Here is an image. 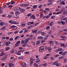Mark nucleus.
Listing matches in <instances>:
<instances>
[{
	"instance_id": "28",
	"label": "nucleus",
	"mask_w": 67,
	"mask_h": 67,
	"mask_svg": "<svg viewBox=\"0 0 67 67\" xmlns=\"http://www.w3.org/2000/svg\"><path fill=\"white\" fill-rule=\"evenodd\" d=\"M20 43H21V41H18L16 42V43H17L19 45H20Z\"/></svg>"
},
{
	"instance_id": "40",
	"label": "nucleus",
	"mask_w": 67,
	"mask_h": 67,
	"mask_svg": "<svg viewBox=\"0 0 67 67\" xmlns=\"http://www.w3.org/2000/svg\"><path fill=\"white\" fill-rule=\"evenodd\" d=\"M27 45V44H26V43H24V44H23L22 45V47H25Z\"/></svg>"
},
{
	"instance_id": "26",
	"label": "nucleus",
	"mask_w": 67,
	"mask_h": 67,
	"mask_svg": "<svg viewBox=\"0 0 67 67\" xmlns=\"http://www.w3.org/2000/svg\"><path fill=\"white\" fill-rule=\"evenodd\" d=\"M5 45H6V46H9V44L8 43V42H5Z\"/></svg>"
},
{
	"instance_id": "46",
	"label": "nucleus",
	"mask_w": 67,
	"mask_h": 67,
	"mask_svg": "<svg viewBox=\"0 0 67 67\" xmlns=\"http://www.w3.org/2000/svg\"><path fill=\"white\" fill-rule=\"evenodd\" d=\"M13 7V5H10L8 6V8H12Z\"/></svg>"
},
{
	"instance_id": "50",
	"label": "nucleus",
	"mask_w": 67,
	"mask_h": 67,
	"mask_svg": "<svg viewBox=\"0 0 67 67\" xmlns=\"http://www.w3.org/2000/svg\"><path fill=\"white\" fill-rule=\"evenodd\" d=\"M50 28V27L49 26H47L46 28V30H49V29Z\"/></svg>"
},
{
	"instance_id": "56",
	"label": "nucleus",
	"mask_w": 67,
	"mask_h": 67,
	"mask_svg": "<svg viewBox=\"0 0 67 67\" xmlns=\"http://www.w3.org/2000/svg\"><path fill=\"white\" fill-rule=\"evenodd\" d=\"M66 53H67V52L66 51H65L63 53V55H65Z\"/></svg>"
},
{
	"instance_id": "22",
	"label": "nucleus",
	"mask_w": 67,
	"mask_h": 67,
	"mask_svg": "<svg viewBox=\"0 0 67 67\" xmlns=\"http://www.w3.org/2000/svg\"><path fill=\"white\" fill-rule=\"evenodd\" d=\"M67 59H66V58L64 59L63 60L64 63H66V62H67Z\"/></svg>"
},
{
	"instance_id": "10",
	"label": "nucleus",
	"mask_w": 67,
	"mask_h": 67,
	"mask_svg": "<svg viewBox=\"0 0 67 67\" xmlns=\"http://www.w3.org/2000/svg\"><path fill=\"white\" fill-rule=\"evenodd\" d=\"M4 24H5V23L4 22H2L0 23V25L1 26H2L4 25Z\"/></svg>"
},
{
	"instance_id": "42",
	"label": "nucleus",
	"mask_w": 67,
	"mask_h": 67,
	"mask_svg": "<svg viewBox=\"0 0 67 67\" xmlns=\"http://www.w3.org/2000/svg\"><path fill=\"white\" fill-rule=\"evenodd\" d=\"M20 7H24V4H20Z\"/></svg>"
},
{
	"instance_id": "5",
	"label": "nucleus",
	"mask_w": 67,
	"mask_h": 67,
	"mask_svg": "<svg viewBox=\"0 0 67 67\" xmlns=\"http://www.w3.org/2000/svg\"><path fill=\"white\" fill-rule=\"evenodd\" d=\"M19 23L18 22H16L15 21H13V23H12V24H19Z\"/></svg>"
},
{
	"instance_id": "18",
	"label": "nucleus",
	"mask_w": 67,
	"mask_h": 67,
	"mask_svg": "<svg viewBox=\"0 0 67 67\" xmlns=\"http://www.w3.org/2000/svg\"><path fill=\"white\" fill-rule=\"evenodd\" d=\"M17 27L14 26V28H13V29L14 30H16V29H17Z\"/></svg>"
},
{
	"instance_id": "3",
	"label": "nucleus",
	"mask_w": 67,
	"mask_h": 67,
	"mask_svg": "<svg viewBox=\"0 0 67 67\" xmlns=\"http://www.w3.org/2000/svg\"><path fill=\"white\" fill-rule=\"evenodd\" d=\"M29 41V38H27L26 39H25L24 41V43L25 44H26V43H27L28 41Z\"/></svg>"
},
{
	"instance_id": "13",
	"label": "nucleus",
	"mask_w": 67,
	"mask_h": 67,
	"mask_svg": "<svg viewBox=\"0 0 67 67\" xmlns=\"http://www.w3.org/2000/svg\"><path fill=\"white\" fill-rule=\"evenodd\" d=\"M60 37L63 38V39H65V38H66V37L64 36H61Z\"/></svg>"
},
{
	"instance_id": "8",
	"label": "nucleus",
	"mask_w": 67,
	"mask_h": 67,
	"mask_svg": "<svg viewBox=\"0 0 67 67\" xmlns=\"http://www.w3.org/2000/svg\"><path fill=\"white\" fill-rule=\"evenodd\" d=\"M30 65H31L32 64V63H33V59H30Z\"/></svg>"
},
{
	"instance_id": "2",
	"label": "nucleus",
	"mask_w": 67,
	"mask_h": 67,
	"mask_svg": "<svg viewBox=\"0 0 67 67\" xmlns=\"http://www.w3.org/2000/svg\"><path fill=\"white\" fill-rule=\"evenodd\" d=\"M54 23V22L53 21H51V23L49 22L48 24V25H50L51 26H53V24Z\"/></svg>"
},
{
	"instance_id": "41",
	"label": "nucleus",
	"mask_w": 67,
	"mask_h": 67,
	"mask_svg": "<svg viewBox=\"0 0 67 67\" xmlns=\"http://www.w3.org/2000/svg\"><path fill=\"white\" fill-rule=\"evenodd\" d=\"M13 22V21H12V20H10L8 21V23H11V24Z\"/></svg>"
},
{
	"instance_id": "19",
	"label": "nucleus",
	"mask_w": 67,
	"mask_h": 67,
	"mask_svg": "<svg viewBox=\"0 0 67 67\" xmlns=\"http://www.w3.org/2000/svg\"><path fill=\"white\" fill-rule=\"evenodd\" d=\"M41 34L42 35H43V36H45L46 35V34H45V33L43 32H42L41 33Z\"/></svg>"
},
{
	"instance_id": "21",
	"label": "nucleus",
	"mask_w": 67,
	"mask_h": 67,
	"mask_svg": "<svg viewBox=\"0 0 67 67\" xmlns=\"http://www.w3.org/2000/svg\"><path fill=\"white\" fill-rule=\"evenodd\" d=\"M57 63H58V61H55L53 63V65H56Z\"/></svg>"
},
{
	"instance_id": "58",
	"label": "nucleus",
	"mask_w": 67,
	"mask_h": 67,
	"mask_svg": "<svg viewBox=\"0 0 67 67\" xmlns=\"http://www.w3.org/2000/svg\"><path fill=\"white\" fill-rule=\"evenodd\" d=\"M6 4L7 5H9L10 4V2L7 3H6Z\"/></svg>"
},
{
	"instance_id": "36",
	"label": "nucleus",
	"mask_w": 67,
	"mask_h": 67,
	"mask_svg": "<svg viewBox=\"0 0 67 67\" xmlns=\"http://www.w3.org/2000/svg\"><path fill=\"white\" fill-rule=\"evenodd\" d=\"M10 5H12V4H14L15 3V2H10Z\"/></svg>"
},
{
	"instance_id": "15",
	"label": "nucleus",
	"mask_w": 67,
	"mask_h": 67,
	"mask_svg": "<svg viewBox=\"0 0 67 67\" xmlns=\"http://www.w3.org/2000/svg\"><path fill=\"white\" fill-rule=\"evenodd\" d=\"M33 33H37V30H33L32 31Z\"/></svg>"
},
{
	"instance_id": "61",
	"label": "nucleus",
	"mask_w": 67,
	"mask_h": 67,
	"mask_svg": "<svg viewBox=\"0 0 67 67\" xmlns=\"http://www.w3.org/2000/svg\"><path fill=\"white\" fill-rule=\"evenodd\" d=\"M3 55H4V53H2L0 54V56H1V57L3 56Z\"/></svg>"
},
{
	"instance_id": "60",
	"label": "nucleus",
	"mask_w": 67,
	"mask_h": 67,
	"mask_svg": "<svg viewBox=\"0 0 67 67\" xmlns=\"http://www.w3.org/2000/svg\"><path fill=\"white\" fill-rule=\"evenodd\" d=\"M45 10H47V11H49V9L48 8H46L45 9Z\"/></svg>"
},
{
	"instance_id": "23",
	"label": "nucleus",
	"mask_w": 67,
	"mask_h": 67,
	"mask_svg": "<svg viewBox=\"0 0 67 67\" xmlns=\"http://www.w3.org/2000/svg\"><path fill=\"white\" fill-rule=\"evenodd\" d=\"M29 5H29V4H24V7H27V6H29Z\"/></svg>"
},
{
	"instance_id": "45",
	"label": "nucleus",
	"mask_w": 67,
	"mask_h": 67,
	"mask_svg": "<svg viewBox=\"0 0 67 67\" xmlns=\"http://www.w3.org/2000/svg\"><path fill=\"white\" fill-rule=\"evenodd\" d=\"M19 45L18 44H17V43H16L15 44V47H17Z\"/></svg>"
},
{
	"instance_id": "12",
	"label": "nucleus",
	"mask_w": 67,
	"mask_h": 67,
	"mask_svg": "<svg viewBox=\"0 0 67 67\" xmlns=\"http://www.w3.org/2000/svg\"><path fill=\"white\" fill-rule=\"evenodd\" d=\"M27 25H30L31 24H33V22H28L27 23Z\"/></svg>"
},
{
	"instance_id": "30",
	"label": "nucleus",
	"mask_w": 67,
	"mask_h": 67,
	"mask_svg": "<svg viewBox=\"0 0 67 67\" xmlns=\"http://www.w3.org/2000/svg\"><path fill=\"white\" fill-rule=\"evenodd\" d=\"M37 5H34L33 6V9H35L37 7Z\"/></svg>"
},
{
	"instance_id": "48",
	"label": "nucleus",
	"mask_w": 67,
	"mask_h": 67,
	"mask_svg": "<svg viewBox=\"0 0 67 67\" xmlns=\"http://www.w3.org/2000/svg\"><path fill=\"white\" fill-rule=\"evenodd\" d=\"M16 54L18 55H21V53H16Z\"/></svg>"
},
{
	"instance_id": "7",
	"label": "nucleus",
	"mask_w": 67,
	"mask_h": 67,
	"mask_svg": "<svg viewBox=\"0 0 67 67\" xmlns=\"http://www.w3.org/2000/svg\"><path fill=\"white\" fill-rule=\"evenodd\" d=\"M24 56H21L18 58V60H20V59H23V58H24Z\"/></svg>"
},
{
	"instance_id": "53",
	"label": "nucleus",
	"mask_w": 67,
	"mask_h": 67,
	"mask_svg": "<svg viewBox=\"0 0 67 67\" xmlns=\"http://www.w3.org/2000/svg\"><path fill=\"white\" fill-rule=\"evenodd\" d=\"M65 9V7H63L62 9V10L63 11H64V10Z\"/></svg>"
},
{
	"instance_id": "57",
	"label": "nucleus",
	"mask_w": 67,
	"mask_h": 67,
	"mask_svg": "<svg viewBox=\"0 0 67 67\" xmlns=\"http://www.w3.org/2000/svg\"><path fill=\"white\" fill-rule=\"evenodd\" d=\"M40 59H39L38 60H37V61H36V63H39L40 62Z\"/></svg>"
},
{
	"instance_id": "29",
	"label": "nucleus",
	"mask_w": 67,
	"mask_h": 67,
	"mask_svg": "<svg viewBox=\"0 0 67 67\" xmlns=\"http://www.w3.org/2000/svg\"><path fill=\"white\" fill-rule=\"evenodd\" d=\"M24 50L21 49L18 52L19 53H20V52H24Z\"/></svg>"
},
{
	"instance_id": "32",
	"label": "nucleus",
	"mask_w": 67,
	"mask_h": 67,
	"mask_svg": "<svg viewBox=\"0 0 67 67\" xmlns=\"http://www.w3.org/2000/svg\"><path fill=\"white\" fill-rule=\"evenodd\" d=\"M64 58V57L61 56L59 58V59L60 60V59H62Z\"/></svg>"
},
{
	"instance_id": "38",
	"label": "nucleus",
	"mask_w": 67,
	"mask_h": 67,
	"mask_svg": "<svg viewBox=\"0 0 67 67\" xmlns=\"http://www.w3.org/2000/svg\"><path fill=\"white\" fill-rule=\"evenodd\" d=\"M42 6H43V5H42V4H41L39 5L38 7L39 9H41V8H42Z\"/></svg>"
},
{
	"instance_id": "64",
	"label": "nucleus",
	"mask_w": 67,
	"mask_h": 67,
	"mask_svg": "<svg viewBox=\"0 0 67 67\" xmlns=\"http://www.w3.org/2000/svg\"><path fill=\"white\" fill-rule=\"evenodd\" d=\"M67 44L66 43L65 44H65H64V46H63V47H67Z\"/></svg>"
},
{
	"instance_id": "17",
	"label": "nucleus",
	"mask_w": 67,
	"mask_h": 67,
	"mask_svg": "<svg viewBox=\"0 0 67 67\" xmlns=\"http://www.w3.org/2000/svg\"><path fill=\"white\" fill-rule=\"evenodd\" d=\"M63 21H65L67 23V18H64L63 19Z\"/></svg>"
},
{
	"instance_id": "55",
	"label": "nucleus",
	"mask_w": 67,
	"mask_h": 67,
	"mask_svg": "<svg viewBox=\"0 0 67 67\" xmlns=\"http://www.w3.org/2000/svg\"><path fill=\"white\" fill-rule=\"evenodd\" d=\"M61 49H62V48H58V51H61Z\"/></svg>"
},
{
	"instance_id": "34",
	"label": "nucleus",
	"mask_w": 67,
	"mask_h": 67,
	"mask_svg": "<svg viewBox=\"0 0 67 67\" xmlns=\"http://www.w3.org/2000/svg\"><path fill=\"white\" fill-rule=\"evenodd\" d=\"M40 42H41L40 41H37L36 43V45H37L38 44H39L40 43Z\"/></svg>"
},
{
	"instance_id": "51",
	"label": "nucleus",
	"mask_w": 67,
	"mask_h": 67,
	"mask_svg": "<svg viewBox=\"0 0 67 67\" xmlns=\"http://www.w3.org/2000/svg\"><path fill=\"white\" fill-rule=\"evenodd\" d=\"M43 16V14H40V16L41 18H42Z\"/></svg>"
},
{
	"instance_id": "4",
	"label": "nucleus",
	"mask_w": 67,
	"mask_h": 67,
	"mask_svg": "<svg viewBox=\"0 0 67 67\" xmlns=\"http://www.w3.org/2000/svg\"><path fill=\"white\" fill-rule=\"evenodd\" d=\"M22 66L23 67H26V64L25 62H23L22 64Z\"/></svg>"
},
{
	"instance_id": "43",
	"label": "nucleus",
	"mask_w": 67,
	"mask_h": 67,
	"mask_svg": "<svg viewBox=\"0 0 67 67\" xmlns=\"http://www.w3.org/2000/svg\"><path fill=\"white\" fill-rule=\"evenodd\" d=\"M55 44H56V45H58V42L57 41H55Z\"/></svg>"
},
{
	"instance_id": "39",
	"label": "nucleus",
	"mask_w": 67,
	"mask_h": 67,
	"mask_svg": "<svg viewBox=\"0 0 67 67\" xmlns=\"http://www.w3.org/2000/svg\"><path fill=\"white\" fill-rule=\"evenodd\" d=\"M60 23H62V25H64V24H65V23H64V22L63 21H61L60 22Z\"/></svg>"
},
{
	"instance_id": "62",
	"label": "nucleus",
	"mask_w": 67,
	"mask_h": 67,
	"mask_svg": "<svg viewBox=\"0 0 67 67\" xmlns=\"http://www.w3.org/2000/svg\"><path fill=\"white\" fill-rule=\"evenodd\" d=\"M30 15H31V13H29L27 14V16H30Z\"/></svg>"
},
{
	"instance_id": "63",
	"label": "nucleus",
	"mask_w": 67,
	"mask_h": 67,
	"mask_svg": "<svg viewBox=\"0 0 67 67\" xmlns=\"http://www.w3.org/2000/svg\"><path fill=\"white\" fill-rule=\"evenodd\" d=\"M52 15V12L50 13L49 14V16H51Z\"/></svg>"
},
{
	"instance_id": "11",
	"label": "nucleus",
	"mask_w": 67,
	"mask_h": 67,
	"mask_svg": "<svg viewBox=\"0 0 67 67\" xmlns=\"http://www.w3.org/2000/svg\"><path fill=\"white\" fill-rule=\"evenodd\" d=\"M48 50L49 52H52V48L50 47H48Z\"/></svg>"
},
{
	"instance_id": "35",
	"label": "nucleus",
	"mask_w": 67,
	"mask_h": 67,
	"mask_svg": "<svg viewBox=\"0 0 67 67\" xmlns=\"http://www.w3.org/2000/svg\"><path fill=\"white\" fill-rule=\"evenodd\" d=\"M19 36H16L14 38V40H17V39H18V38H19Z\"/></svg>"
},
{
	"instance_id": "49",
	"label": "nucleus",
	"mask_w": 67,
	"mask_h": 67,
	"mask_svg": "<svg viewBox=\"0 0 67 67\" xmlns=\"http://www.w3.org/2000/svg\"><path fill=\"white\" fill-rule=\"evenodd\" d=\"M6 28V27L5 26H4L3 28H2V30H5V29Z\"/></svg>"
},
{
	"instance_id": "16",
	"label": "nucleus",
	"mask_w": 67,
	"mask_h": 67,
	"mask_svg": "<svg viewBox=\"0 0 67 67\" xmlns=\"http://www.w3.org/2000/svg\"><path fill=\"white\" fill-rule=\"evenodd\" d=\"M59 45L60 46H63V47L64 46V44L61 43H59Z\"/></svg>"
},
{
	"instance_id": "31",
	"label": "nucleus",
	"mask_w": 67,
	"mask_h": 67,
	"mask_svg": "<svg viewBox=\"0 0 67 67\" xmlns=\"http://www.w3.org/2000/svg\"><path fill=\"white\" fill-rule=\"evenodd\" d=\"M52 4V3H49L47 4V6H49V5H51V4Z\"/></svg>"
},
{
	"instance_id": "6",
	"label": "nucleus",
	"mask_w": 67,
	"mask_h": 67,
	"mask_svg": "<svg viewBox=\"0 0 67 67\" xmlns=\"http://www.w3.org/2000/svg\"><path fill=\"white\" fill-rule=\"evenodd\" d=\"M30 19H35V16L34 15H31L30 16Z\"/></svg>"
},
{
	"instance_id": "1",
	"label": "nucleus",
	"mask_w": 67,
	"mask_h": 67,
	"mask_svg": "<svg viewBox=\"0 0 67 67\" xmlns=\"http://www.w3.org/2000/svg\"><path fill=\"white\" fill-rule=\"evenodd\" d=\"M19 9L21 13H23V12H24L25 11V9H22L20 7H19Z\"/></svg>"
},
{
	"instance_id": "14",
	"label": "nucleus",
	"mask_w": 67,
	"mask_h": 67,
	"mask_svg": "<svg viewBox=\"0 0 67 67\" xmlns=\"http://www.w3.org/2000/svg\"><path fill=\"white\" fill-rule=\"evenodd\" d=\"M49 43L51 45H53V44H54V41H51L49 42Z\"/></svg>"
},
{
	"instance_id": "54",
	"label": "nucleus",
	"mask_w": 67,
	"mask_h": 67,
	"mask_svg": "<svg viewBox=\"0 0 67 67\" xmlns=\"http://www.w3.org/2000/svg\"><path fill=\"white\" fill-rule=\"evenodd\" d=\"M55 18V17L54 16H51V19H54Z\"/></svg>"
},
{
	"instance_id": "27",
	"label": "nucleus",
	"mask_w": 67,
	"mask_h": 67,
	"mask_svg": "<svg viewBox=\"0 0 67 67\" xmlns=\"http://www.w3.org/2000/svg\"><path fill=\"white\" fill-rule=\"evenodd\" d=\"M10 49V47H7L5 49V50L6 51H8Z\"/></svg>"
},
{
	"instance_id": "25",
	"label": "nucleus",
	"mask_w": 67,
	"mask_h": 67,
	"mask_svg": "<svg viewBox=\"0 0 67 67\" xmlns=\"http://www.w3.org/2000/svg\"><path fill=\"white\" fill-rule=\"evenodd\" d=\"M19 7H16L15 8V11H18L19 10Z\"/></svg>"
},
{
	"instance_id": "47",
	"label": "nucleus",
	"mask_w": 67,
	"mask_h": 67,
	"mask_svg": "<svg viewBox=\"0 0 67 67\" xmlns=\"http://www.w3.org/2000/svg\"><path fill=\"white\" fill-rule=\"evenodd\" d=\"M25 54H29V52H24Z\"/></svg>"
},
{
	"instance_id": "24",
	"label": "nucleus",
	"mask_w": 67,
	"mask_h": 67,
	"mask_svg": "<svg viewBox=\"0 0 67 67\" xmlns=\"http://www.w3.org/2000/svg\"><path fill=\"white\" fill-rule=\"evenodd\" d=\"M37 39H43V37H42L38 36L37 37Z\"/></svg>"
},
{
	"instance_id": "37",
	"label": "nucleus",
	"mask_w": 67,
	"mask_h": 67,
	"mask_svg": "<svg viewBox=\"0 0 67 67\" xmlns=\"http://www.w3.org/2000/svg\"><path fill=\"white\" fill-rule=\"evenodd\" d=\"M34 65L35 66V67H38V65L36 64L35 63H34Z\"/></svg>"
},
{
	"instance_id": "9",
	"label": "nucleus",
	"mask_w": 67,
	"mask_h": 67,
	"mask_svg": "<svg viewBox=\"0 0 67 67\" xmlns=\"http://www.w3.org/2000/svg\"><path fill=\"white\" fill-rule=\"evenodd\" d=\"M7 58V56L5 55L4 56V57H3V58H2L1 59L2 60H4L6 58Z\"/></svg>"
},
{
	"instance_id": "20",
	"label": "nucleus",
	"mask_w": 67,
	"mask_h": 67,
	"mask_svg": "<svg viewBox=\"0 0 67 67\" xmlns=\"http://www.w3.org/2000/svg\"><path fill=\"white\" fill-rule=\"evenodd\" d=\"M15 49H12L10 52L11 53H14V52H15Z\"/></svg>"
},
{
	"instance_id": "44",
	"label": "nucleus",
	"mask_w": 67,
	"mask_h": 67,
	"mask_svg": "<svg viewBox=\"0 0 67 67\" xmlns=\"http://www.w3.org/2000/svg\"><path fill=\"white\" fill-rule=\"evenodd\" d=\"M25 25V24H22L21 25V26H24Z\"/></svg>"
},
{
	"instance_id": "59",
	"label": "nucleus",
	"mask_w": 67,
	"mask_h": 67,
	"mask_svg": "<svg viewBox=\"0 0 67 67\" xmlns=\"http://www.w3.org/2000/svg\"><path fill=\"white\" fill-rule=\"evenodd\" d=\"M8 18H11L12 17V15H9L8 16Z\"/></svg>"
},
{
	"instance_id": "52",
	"label": "nucleus",
	"mask_w": 67,
	"mask_h": 67,
	"mask_svg": "<svg viewBox=\"0 0 67 67\" xmlns=\"http://www.w3.org/2000/svg\"><path fill=\"white\" fill-rule=\"evenodd\" d=\"M32 44L33 45H35V42L34 41H33L32 42Z\"/></svg>"
},
{
	"instance_id": "33",
	"label": "nucleus",
	"mask_w": 67,
	"mask_h": 67,
	"mask_svg": "<svg viewBox=\"0 0 67 67\" xmlns=\"http://www.w3.org/2000/svg\"><path fill=\"white\" fill-rule=\"evenodd\" d=\"M33 26L32 25H31L29 26L28 27V29H31V27H33Z\"/></svg>"
}]
</instances>
